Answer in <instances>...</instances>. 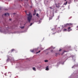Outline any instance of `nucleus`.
<instances>
[{
	"label": "nucleus",
	"mask_w": 78,
	"mask_h": 78,
	"mask_svg": "<svg viewBox=\"0 0 78 78\" xmlns=\"http://www.w3.org/2000/svg\"><path fill=\"white\" fill-rule=\"evenodd\" d=\"M27 15L28 16L27 17V20L30 23L31 21V20L32 17H33V16H32V15L30 13L28 14H27Z\"/></svg>",
	"instance_id": "1"
},
{
	"label": "nucleus",
	"mask_w": 78,
	"mask_h": 78,
	"mask_svg": "<svg viewBox=\"0 0 78 78\" xmlns=\"http://www.w3.org/2000/svg\"><path fill=\"white\" fill-rule=\"evenodd\" d=\"M71 27H68V31L69 32V31H72V29H71Z\"/></svg>",
	"instance_id": "2"
},
{
	"label": "nucleus",
	"mask_w": 78,
	"mask_h": 78,
	"mask_svg": "<svg viewBox=\"0 0 78 78\" xmlns=\"http://www.w3.org/2000/svg\"><path fill=\"white\" fill-rule=\"evenodd\" d=\"M67 25H68V26H72L73 25V24L71 23H67Z\"/></svg>",
	"instance_id": "3"
},
{
	"label": "nucleus",
	"mask_w": 78,
	"mask_h": 78,
	"mask_svg": "<svg viewBox=\"0 0 78 78\" xmlns=\"http://www.w3.org/2000/svg\"><path fill=\"white\" fill-rule=\"evenodd\" d=\"M46 70H49V68H48V66H47L46 67Z\"/></svg>",
	"instance_id": "4"
},
{
	"label": "nucleus",
	"mask_w": 78,
	"mask_h": 78,
	"mask_svg": "<svg viewBox=\"0 0 78 78\" xmlns=\"http://www.w3.org/2000/svg\"><path fill=\"white\" fill-rule=\"evenodd\" d=\"M65 27H68V25H67V24H66V25H65L64 26Z\"/></svg>",
	"instance_id": "5"
},
{
	"label": "nucleus",
	"mask_w": 78,
	"mask_h": 78,
	"mask_svg": "<svg viewBox=\"0 0 78 78\" xmlns=\"http://www.w3.org/2000/svg\"><path fill=\"white\" fill-rule=\"evenodd\" d=\"M33 69L34 71H36V68H35V67H33Z\"/></svg>",
	"instance_id": "6"
},
{
	"label": "nucleus",
	"mask_w": 78,
	"mask_h": 78,
	"mask_svg": "<svg viewBox=\"0 0 78 78\" xmlns=\"http://www.w3.org/2000/svg\"><path fill=\"white\" fill-rule=\"evenodd\" d=\"M14 50H15L14 49H12L11 51V53H12V51H14Z\"/></svg>",
	"instance_id": "7"
},
{
	"label": "nucleus",
	"mask_w": 78,
	"mask_h": 78,
	"mask_svg": "<svg viewBox=\"0 0 78 78\" xmlns=\"http://www.w3.org/2000/svg\"><path fill=\"white\" fill-rule=\"evenodd\" d=\"M39 69H41L42 67V66L41 65H40L38 67Z\"/></svg>",
	"instance_id": "8"
},
{
	"label": "nucleus",
	"mask_w": 78,
	"mask_h": 78,
	"mask_svg": "<svg viewBox=\"0 0 78 78\" xmlns=\"http://www.w3.org/2000/svg\"><path fill=\"white\" fill-rule=\"evenodd\" d=\"M56 7H57V8H59V7H60V6L58 5H58H56Z\"/></svg>",
	"instance_id": "9"
},
{
	"label": "nucleus",
	"mask_w": 78,
	"mask_h": 78,
	"mask_svg": "<svg viewBox=\"0 0 78 78\" xmlns=\"http://www.w3.org/2000/svg\"><path fill=\"white\" fill-rule=\"evenodd\" d=\"M63 31H67V29H63Z\"/></svg>",
	"instance_id": "10"
},
{
	"label": "nucleus",
	"mask_w": 78,
	"mask_h": 78,
	"mask_svg": "<svg viewBox=\"0 0 78 78\" xmlns=\"http://www.w3.org/2000/svg\"><path fill=\"white\" fill-rule=\"evenodd\" d=\"M67 4V1L65 3H64L65 5H66Z\"/></svg>",
	"instance_id": "11"
},
{
	"label": "nucleus",
	"mask_w": 78,
	"mask_h": 78,
	"mask_svg": "<svg viewBox=\"0 0 78 78\" xmlns=\"http://www.w3.org/2000/svg\"><path fill=\"white\" fill-rule=\"evenodd\" d=\"M20 28H21V29H23V28H24V27H20Z\"/></svg>",
	"instance_id": "12"
},
{
	"label": "nucleus",
	"mask_w": 78,
	"mask_h": 78,
	"mask_svg": "<svg viewBox=\"0 0 78 78\" xmlns=\"http://www.w3.org/2000/svg\"><path fill=\"white\" fill-rule=\"evenodd\" d=\"M8 61H9V58H8L6 61V62H8Z\"/></svg>",
	"instance_id": "13"
},
{
	"label": "nucleus",
	"mask_w": 78,
	"mask_h": 78,
	"mask_svg": "<svg viewBox=\"0 0 78 78\" xmlns=\"http://www.w3.org/2000/svg\"><path fill=\"white\" fill-rule=\"evenodd\" d=\"M41 52V51H39L37 52V54L38 53H40Z\"/></svg>",
	"instance_id": "14"
},
{
	"label": "nucleus",
	"mask_w": 78,
	"mask_h": 78,
	"mask_svg": "<svg viewBox=\"0 0 78 78\" xmlns=\"http://www.w3.org/2000/svg\"><path fill=\"white\" fill-rule=\"evenodd\" d=\"M64 52H67V51H64L63 52L62 54V55H63V53H64Z\"/></svg>",
	"instance_id": "15"
},
{
	"label": "nucleus",
	"mask_w": 78,
	"mask_h": 78,
	"mask_svg": "<svg viewBox=\"0 0 78 78\" xmlns=\"http://www.w3.org/2000/svg\"><path fill=\"white\" fill-rule=\"evenodd\" d=\"M48 61V60H44V62H47Z\"/></svg>",
	"instance_id": "16"
},
{
	"label": "nucleus",
	"mask_w": 78,
	"mask_h": 78,
	"mask_svg": "<svg viewBox=\"0 0 78 78\" xmlns=\"http://www.w3.org/2000/svg\"><path fill=\"white\" fill-rule=\"evenodd\" d=\"M7 15H8V16H9V13H7Z\"/></svg>",
	"instance_id": "17"
},
{
	"label": "nucleus",
	"mask_w": 78,
	"mask_h": 78,
	"mask_svg": "<svg viewBox=\"0 0 78 78\" xmlns=\"http://www.w3.org/2000/svg\"><path fill=\"white\" fill-rule=\"evenodd\" d=\"M33 25V23H30V26H31V25Z\"/></svg>",
	"instance_id": "18"
},
{
	"label": "nucleus",
	"mask_w": 78,
	"mask_h": 78,
	"mask_svg": "<svg viewBox=\"0 0 78 78\" xmlns=\"http://www.w3.org/2000/svg\"><path fill=\"white\" fill-rule=\"evenodd\" d=\"M53 50H52L51 51V53H52L53 52Z\"/></svg>",
	"instance_id": "19"
},
{
	"label": "nucleus",
	"mask_w": 78,
	"mask_h": 78,
	"mask_svg": "<svg viewBox=\"0 0 78 78\" xmlns=\"http://www.w3.org/2000/svg\"><path fill=\"white\" fill-rule=\"evenodd\" d=\"M4 15H5V16H6V15H7V13H5V14Z\"/></svg>",
	"instance_id": "20"
},
{
	"label": "nucleus",
	"mask_w": 78,
	"mask_h": 78,
	"mask_svg": "<svg viewBox=\"0 0 78 78\" xmlns=\"http://www.w3.org/2000/svg\"><path fill=\"white\" fill-rule=\"evenodd\" d=\"M51 19H52V18H49V20H51Z\"/></svg>",
	"instance_id": "21"
},
{
	"label": "nucleus",
	"mask_w": 78,
	"mask_h": 78,
	"mask_svg": "<svg viewBox=\"0 0 78 78\" xmlns=\"http://www.w3.org/2000/svg\"><path fill=\"white\" fill-rule=\"evenodd\" d=\"M61 50H61V49H60L59 50V51H61Z\"/></svg>",
	"instance_id": "22"
},
{
	"label": "nucleus",
	"mask_w": 78,
	"mask_h": 78,
	"mask_svg": "<svg viewBox=\"0 0 78 78\" xmlns=\"http://www.w3.org/2000/svg\"><path fill=\"white\" fill-rule=\"evenodd\" d=\"M31 52H34V50H33L31 51Z\"/></svg>",
	"instance_id": "23"
},
{
	"label": "nucleus",
	"mask_w": 78,
	"mask_h": 78,
	"mask_svg": "<svg viewBox=\"0 0 78 78\" xmlns=\"http://www.w3.org/2000/svg\"><path fill=\"white\" fill-rule=\"evenodd\" d=\"M49 8H50L51 9H52V8L51 7H49Z\"/></svg>",
	"instance_id": "24"
},
{
	"label": "nucleus",
	"mask_w": 78,
	"mask_h": 78,
	"mask_svg": "<svg viewBox=\"0 0 78 78\" xmlns=\"http://www.w3.org/2000/svg\"><path fill=\"white\" fill-rule=\"evenodd\" d=\"M13 14L15 15V14H16V13H14Z\"/></svg>",
	"instance_id": "25"
},
{
	"label": "nucleus",
	"mask_w": 78,
	"mask_h": 78,
	"mask_svg": "<svg viewBox=\"0 0 78 78\" xmlns=\"http://www.w3.org/2000/svg\"><path fill=\"white\" fill-rule=\"evenodd\" d=\"M25 12H26V13H27V11H25Z\"/></svg>",
	"instance_id": "26"
},
{
	"label": "nucleus",
	"mask_w": 78,
	"mask_h": 78,
	"mask_svg": "<svg viewBox=\"0 0 78 78\" xmlns=\"http://www.w3.org/2000/svg\"><path fill=\"white\" fill-rule=\"evenodd\" d=\"M38 15H39V14H37V16H38Z\"/></svg>",
	"instance_id": "27"
},
{
	"label": "nucleus",
	"mask_w": 78,
	"mask_h": 78,
	"mask_svg": "<svg viewBox=\"0 0 78 78\" xmlns=\"http://www.w3.org/2000/svg\"><path fill=\"white\" fill-rule=\"evenodd\" d=\"M76 28H78V26H77Z\"/></svg>",
	"instance_id": "28"
},
{
	"label": "nucleus",
	"mask_w": 78,
	"mask_h": 78,
	"mask_svg": "<svg viewBox=\"0 0 78 78\" xmlns=\"http://www.w3.org/2000/svg\"><path fill=\"white\" fill-rule=\"evenodd\" d=\"M57 54H58V53H55V55H57Z\"/></svg>",
	"instance_id": "29"
},
{
	"label": "nucleus",
	"mask_w": 78,
	"mask_h": 78,
	"mask_svg": "<svg viewBox=\"0 0 78 78\" xmlns=\"http://www.w3.org/2000/svg\"><path fill=\"white\" fill-rule=\"evenodd\" d=\"M3 16H4V15H2V17H3Z\"/></svg>",
	"instance_id": "30"
},
{
	"label": "nucleus",
	"mask_w": 78,
	"mask_h": 78,
	"mask_svg": "<svg viewBox=\"0 0 78 78\" xmlns=\"http://www.w3.org/2000/svg\"><path fill=\"white\" fill-rule=\"evenodd\" d=\"M10 20H11V19H9Z\"/></svg>",
	"instance_id": "31"
},
{
	"label": "nucleus",
	"mask_w": 78,
	"mask_h": 78,
	"mask_svg": "<svg viewBox=\"0 0 78 78\" xmlns=\"http://www.w3.org/2000/svg\"><path fill=\"white\" fill-rule=\"evenodd\" d=\"M67 0H65V1H66Z\"/></svg>",
	"instance_id": "32"
},
{
	"label": "nucleus",
	"mask_w": 78,
	"mask_h": 78,
	"mask_svg": "<svg viewBox=\"0 0 78 78\" xmlns=\"http://www.w3.org/2000/svg\"><path fill=\"white\" fill-rule=\"evenodd\" d=\"M58 5H59V3H58Z\"/></svg>",
	"instance_id": "33"
}]
</instances>
